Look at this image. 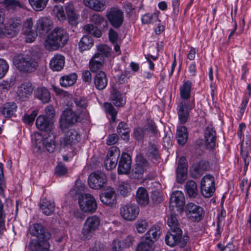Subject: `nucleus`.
Returning <instances> with one entry per match:
<instances>
[{
    "label": "nucleus",
    "instance_id": "nucleus-1",
    "mask_svg": "<svg viewBox=\"0 0 251 251\" xmlns=\"http://www.w3.org/2000/svg\"><path fill=\"white\" fill-rule=\"evenodd\" d=\"M68 39L69 35L63 28L56 27L48 34L44 43L45 47L49 51L57 50L65 45Z\"/></svg>",
    "mask_w": 251,
    "mask_h": 251
},
{
    "label": "nucleus",
    "instance_id": "nucleus-2",
    "mask_svg": "<svg viewBox=\"0 0 251 251\" xmlns=\"http://www.w3.org/2000/svg\"><path fill=\"white\" fill-rule=\"evenodd\" d=\"M85 117L79 115L71 109L64 110L59 119V126L62 130L67 129L75 125L77 123L81 122L84 119L89 118V113L85 111Z\"/></svg>",
    "mask_w": 251,
    "mask_h": 251
},
{
    "label": "nucleus",
    "instance_id": "nucleus-3",
    "mask_svg": "<svg viewBox=\"0 0 251 251\" xmlns=\"http://www.w3.org/2000/svg\"><path fill=\"white\" fill-rule=\"evenodd\" d=\"M38 67L35 59L27 54H17V69L22 74L27 75L34 72Z\"/></svg>",
    "mask_w": 251,
    "mask_h": 251
},
{
    "label": "nucleus",
    "instance_id": "nucleus-4",
    "mask_svg": "<svg viewBox=\"0 0 251 251\" xmlns=\"http://www.w3.org/2000/svg\"><path fill=\"white\" fill-rule=\"evenodd\" d=\"M100 223V217L97 215L88 217L84 223L82 231L81 238L83 240H90L95 232L99 228Z\"/></svg>",
    "mask_w": 251,
    "mask_h": 251
},
{
    "label": "nucleus",
    "instance_id": "nucleus-5",
    "mask_svg": "<svg viewBox=\"0 0 251 251\" xmlns=\"http://www.w3.org/2000/svg\"><path fill=\"white\" fill-rule=\"evenodd\" d=\"M182 231L180 228H174V230L168 231L165 238L166 244L170 247L177 245L180 248L184 247L187 244L188 237H182Z\"/></svg>",
    "mask_w": 251,
    "mask_h": 251
},
{
    "label": "nucleus",
    "instance_id": "nucleus-6",
    "mask_svg": "<svg viewBox=\"0 0 251 251\" xmlns=\"http://www.w3.org/2000/svg\"><path fill=\"white\" fill-rule=\"evenodd\" d=\"M80 208L85 212L94 213L97 209V203L94 197L88 193L79 195Z\"/></svg>",
    "mask_w": 251,
    "mask_h": 251
},
{
    "label": "nucleus",
    "instance_id": "nucleus-7",
    "mask_svg": "<svg viewBox=\"0 0 251 251\" xmlns=\"http://www.w3.org/2000/svg\"><path fill=\"white\" fill-rule=\"evenodd\" d=\"M194 105L193 100H182L178 103L176 109L180 124L183 125L187 122L190 112L194 107Z\"/></svg>",
    "mask_w": 251,
    "mask_h": 251
},
{
    "label": "nucleus",
    "instance_id": "nucleus-8",
    "mask_svg": "<svg viewBox=\"0 0 251 251\" xmlns=\"http://www.w3.org/2000/svg\"><path fill=\"white\" fill-rule=\"evenodd\" d=\"M107 178L105 174L101 172L96 171L89 176L88 182L89 186L96 190H100L105 187Z\"/></svg>",
    "mask_w": 251,
    "mask_h": 251
},
{
    "label": "nucleus",
    "instance_id": "nucleus-9",
    "mask_svg": "<svg viewBox=\"0 0 251 251\" xmlns=\"http://www.w3.org/2000/svg\"><path fill=\"white\" fill-rule=\"evenodd\" d=\"M139 213L138 206L134 203H127L122 204L120 208V214L125 220L133 221L135 220Z\"/></svg>",
    "mask_w": 251,
    "mask_h": 251
},
{
    "label": "nucleus",
    "instance_id": "nucleus-10",
    "mask_svg": "<svg viewBox=\"0 0 251 251\" xmlns=\"http://www.w3.org/2000/svg\"><path fill=\"white\" fill-rule=\"evenodd\" d=\"M214 178L211 175H207L204 176L201 182V192L205 198L212 197L215 192Z\"/></svg>",
    "mask_w": 251,
    "mask_h": 251
},
{
    "label": "nucleus",
    "instance_id": "nucleus-11",
    "mask_svg": "<svg viewBox=\"0 0 251 251\" xmlns=\"http://www.w3.org/2000/svg\"><path fill=\"white\" fill-rule=\"evenodd\" d=\"M29 232L31 235L35 236L38 239L32 240L29 244L30 247L33 241H37L40 243L44 241L48 242V240L51 237L50 233L39 224H34L31 226L29 228Z\"/></svg>",
    "mask_w": 251,
    "mask_h": 251
},
{
    "label": "nucleus",
    "instance_id": "nucleus-12",
    "mask_svg": "<svg viewBox=\"0 0 251 251\" xmlns=\"http://www.w3.org/2000/svg\"><path fill=\"white\" fill-rule=\"evenodd\" d=\"M149 167V162L141 154L136 156V163L132 169L131 177L133 179H139L142 177L144 172L147 171Z\"/></svg>",
    "mask_w": 251,
    "mask_h": 251
},
{
    "label": "nucleus",
    "instance_id": "nucleus-13",
    "mask_svg": "<svg viewBox=\"0 0 251 251\" xmlns=\"http://www.w3.org/2000/svg\"><path fill=\"white\" fill-rule=\"evenodd\" d=\"M80 139V135L75 130L70 129L60 138L59 145L61 148L71 147L78 143Z\"/></svg>",
    "mask_w": 251,
    "mask_h": 251
},
{
    "label": "nucleus",
    "instance_id": "nucleus-14",
    "mask_svg": "<svg viewBox=\"0 0 251 251\" xmlns=\"http://www.w3.org/2000/svg\"><path fill=\"white\" fill-rule=\"evenodd\" d=\"M186 212L188 218L193 222H199L204 216V212L200 206L194 203H188L186 206Z\"/></svg>",
    "mask_w": 251,
    "mask_h": 251
},
{
    "label": "nucleus",
    "instance_id": "nucleus-15",
    "mask_svg": "<svg viewBox=\"0 0 251 251\" xmlns=\"http://www.w3.org/2000/svg\"><path fill=\"white\" fill-rule=\"evenodd\" d=\"M4 21L0 22V38L4 36L11 38L16 35V18L15 16L10 17L6 25L3 23Z\"/></svg>",
    "mask_w": 251,
    "mask_h": 251
},
{
    "label": "nucleus",
    "instance_id": "nucleus-16",
    "mask_svg": "<svg viewBox=\"0 0 251 251\" xmlns=\"http://www.w3.org/2000/svg\"><path fill=\"white\" fill-rule=\"evenodd\" d=\"M119 156L118 149L116 147H111L104 161V166L107 170H111L116 167Z\"/></svg>",
    "mask_w": 251,
    "mask_h": 251
},
{
    "label": "nucleus",
    "instance_id": "nucleus-17",
    "mask_svg": "<svg viewBox=\"0 0 251 251\" xmlns=\"http://www.w3.org/2000/svg\"><path fill=\"white\" fill-rule=\"evenodd\" d=\"M100 198L103 203L109 206H114L117 203V195L114 189L111 187H108L100 194Z\"/></svg>",
    "mask_w": 251,
    "mask_h": 251
},
{
    "label": "nucleus",
    "instance_id": "nucleus-18",
    "mask_svg": "<svg viewBox=\"0 0 251 251\" xmlns=\"http://www.w3.org/2000/svg\"><path fill=\"white\" fill-rule=\"evenodd\" d=\"M185 203L184 196L181 191H176L172 194L170 200V208L176 207L177 211H181Z\"/></svg>",
    "mask_w": 251,
    "mask_h": 251
},
{
    "label": "nucleus",
    "instance_id": "nucleus-19",
    "mask_svg": "<svg viewBox=\"0 0 251 251\" xmlns=\"http://www.w3.org/2000/svg\"><path fill=\"white\" fill-rule=\"evenodd\" d=\"M106 17L111 25L115 28H119L123 24L124 15L120 10L109 11L107 13Z\"/></svg>",
    "mask_w": 251,
    "mask_h": 251
},
{
    "label": "nucleus",
    "instance_id": "nucleus-20",
    "mask_svg": "<svg viewBox=\"0 0 251 251\" xmlns=\"http://www.w3.org/2000/svg\"><path fill=\"white\" fill-rule=\"evenodd\" d=\"M188 171V164L186 159L182 156L178 162L176 169V180L179 183H182L186 179Z\"/></svg>",
    "mask_w": 251,
    "mask_h": 251
},
{
    "label": "nucleus",
    "instance_id": "nucleus-21",
    "mask_svg": "<svg viewBox=\"0 0 251 251\" xmlns=\"http://www.w3.org/2000/svg\"><path fill=\"white\" fill-rule=\"evenodd\" d=\"M131 158L129 154L122 153L119 162L118 173L119 174H129L131 169Z\"/></svg>",
    "mask_w": 251,
    "mask_h": 251
},
{
    "label": "nucleus",
    "instance_id": "nucleus-22",
    "mask_svg": "<svg viewBox=\"0 0 251 251\" xmlns=\"http://www.w3.org/2000/svg\"><path fill=\"white\" fill-rule=\"evenodd\" d=\"M52 22L50 19L41 17L36 22L35 27L37 32L41 36L46 34L51 29Z\"/></svg>",
    "mask_w": 251,
    "mask_h": 251
},
{
    "label": "nucleus",
    "instance_id": "nucleus-23",
    "mask_svg": "<svg viewBox=\"0 0 251 251\" xmlns=\"http://www.w3.org/2000/svg\"><path fill=\"white\" fill-rule=\"evenodd\" d=\"M33 91L32 84L29 82H25L18 87L17 97L21 101L25 100Z\"/></svg>",
    "mask_w": 251,
    "mask_h": 251
},
{
    "label": "nucleus",
    "instance_id": "nucleus-24",
    "mask_svg": "<svg viewBox=\"0 0 251 251\" xmlns=\"http://www.w3.org/2000/svg\"><path fill=\"white\" fill-rule=\"evenodd\" d=\"M216 133L213 127L208 126L204 132V139L207 148L213 149L216 145Z\"/></svg>",
    "mask_w": 251,
    "mask_h": 251
},
{
    "label": "nucleus",
    "instance_id": "nucleus-25",
    "mask_svg": "<svg viewBox=\"0 0 251 251\" xmlns=\"http://www.w3.org/2000/svg\"><path fill=\"white\" fill-rule=\"evenodd\" d=\"M52 121L46 117L44 115L39 116L36 119V127L41 131H50L52 128Z\"/></svg>",
    "mask_w": 251,
    "mask_h": 251
},
{
    "label": "nucleus",
    "instance_id": "nucleus-26",
    "mask_svg": "<svg viewBox=\"0 0 251 251\" xmlns=\"http://www.w3.org/2000/svg\"><path fill=\"white\" fill-rule=\"evenodd\" d=\"M39 206L43 213L46 215H50L54 212L55 205L54 201L46 198L40 201Z\"/></svg>",
    "mask_w": 251,
    "mask_h": 251
},
{
    "label": "nucleus",
    "instance_id": "nucleus-27",
    "mask_svg": "<svg viewBox=\"0 0 251 251\" xmlns=\"http://www.w3.org/2000/svg\"><path fill=\"white\" fill-rule=\"evenodd\" d=\"M108 79L103 71L97 73L94 77V84L96 88L100 90L104 89L107 85Z\"/></svg>",
    "mask_w": 251,
    "mask_h": 251
},
{
    "label": "nucleus",
    "instance_id": "nucleus-28",
    "mask_svg": "<svg viewBox=\"0 0 251 251\" xmlns=\"http://www.w3.org/2000/svg\"><path fill=\"white\" fill-rule=\"evenodd\" d=\"M136 200L141 206H145L149 204V195L145 188L140 187L138 189L136 192Z\"/></svg>",
    "mask_w": 251,
    "mask_h": 251
},
{
    "label": "nucleus",
    "instance_id": "nucleus-29",
    "mask_svg": "<svg viewBox=\"0 0 251 251\" xmlns=\"http://www.w3.org/2000/svg\"><path fill=\"white\" fill-rule=\"evenodd\" d=\"M65 57L60 54L55 55L50 60V67L53 71H59L64 67Z\"/></svg>",
    "mask_w": 251,
    "mask_h": 251
},
{
    "label": "nucleus",
    "instance_id": "nucleus-30",
    "mask_svg": "<svg viewBox=\"0 0 251 251\" xmlns=\"http://www.w3.org/2000/svg\"><path fill=\"white\" fill-rule=\"evenodd\" d=\"M34 95L36 98L44 103L49 102L50 100V92L45 87H38L34 92Z\"/></svg>",
    "mask_w": 251,
    "mask_h": 251
},
{
    "label": "nucleus",
    "instance_id": "nucleus-31",
    "mask_svg": "<svg viewBox=\"0 0 251 251\" xmlns=\"http://www.w3.org/2000/svg\"><path fill=\"white\" fill-rule=\"evenodd\" d=\"M94 45V40L89 35L83 36L78 43V49L80 52L90 50Z\"/></svg>",
    "mask_w": 251,
    "mask_h": 251
},
{
    "label": "nucleus",
    "instance_id": "nucleus-32",
    "mask_svg": "<svg viewBox=\"0 0 251 251\" xmlns=\"http://www.w3.org/2000/svg\"><path fill=\"white\" fill-rule=\"evenodd\" d=\"M154 241L152 239L143 238L142 241L138 245L137 251H153L154 249Z\"/></svg>",
    "mask_w": 251,
    "mask_h": 251
},
{
    "label": "nucleus",
    "instance_id": "nucleus-33",
    "mask_svg": "<svg viewBox=\"0 0 251 251\" xmlns=\"http://www.w3.org/2000/svg\"><path fill=\"white\" fill-rule=\"evenodd\" d=\"M77 78V75L75 73L62 76L59 80L60 84L64 87L72 86L75 83Z\"/></svg>",
    "mask_w": 251,
    "mask_h": 251
},
{
    "label": "nucleus",
    "instance_id": "nucleus-34",
    "mask_svg": "<svg viewBox=\"0 0 251 251\" xmlns=\"http://www.w3.org/2000/svg\"><path fill=\"white\" fill-rule=\"evenodd\" d=\"M84 5L96 11H102L105 9V4L100 0H83Z\"/></svg>",
    "mask_w": 251,
    "mask_h": 251
},
{
    "label": "nucleus",
    "instance_id": "nucleus-35",
    "mask_svg": "<svg viewBox=\"0 0 251 251\" xmlns=\"http://www.w3.org/2000/svg\"><path fill=\"white\" fill-rule=\"evenodd\" d=\"M117 130L123 140L126 141L129 140L130 130L127 124L124 122H121L118 125Z\"/></svg>",
    "mask_w": 251,
    "mask_h": 251
},
{
    "label": "nucleus",
    "instance_id": "nucleus-36",
    "mask_svg": "<svg viewBox=\"0 0 251 251\" xmlns=\"http://www.w3.org/2000/svg\"><path fill=\"white\" fill-rule=\"evenodd\" d=\"M192 82L190 81L184 82L183 85L180 87V97L184 100H188L190 97V92L192 87Z\"/></svg>",
    "mask_w": 251,
    "mask_h": 251
},
{
    "label": "nucleus",
    "instance_id": "nucleus-37",
    "mask_svg": "<svg viewBox=\"0 0 251 251\" xmlns=\"http://www.w3.org/2000/svg\"><path fill=\"white\" fill-rule=\"evenodd\" d=\"M103 108L105 112L111 116L110 123L112 126L116 122L117 111L111 103L105 102L103 104Z\"/></svg>",
    "mask_w": 251,
    "mask_h": 251
},
{
    "label": "nucleus",
    "instance_id": "nucleus-38",
    "mask_svg": "<svg viewBox=\"0 0 251 251\" xmlns=\"http://www.w3.org/2000/svg\"><path fill=\"white\" fill-rule=\"evenodd\" d=\"M160 229L161 227L159 226L155 225L152 226L145 234V238L156 241L161 233Z\"/></svg>",
    "mask_w": 251,
    "mask_h": 251
},
{
    "label": "nucleus",
    "instance_id": "nucleus-39",
    "mask_svg": "<svg viewBox=\"0 0 251 251\" xmlns=\"http://www.w3.org/2000/svg\"><path fill=\"white\" fill-rule=\"evenodd\" d=\"M185 189L189 197L196 198L198 194L197 185L193 180H189L186 182Z\"/></svg>",
    "mask_w": 251,
    "mask_h": 251
},
{
    "label": "nucleus",
    "instance_id": "nucleus-40",
    "mask_svg": "<svg viewBox=\"0 0 251 251\" xmlns=\"http://www.w3.org/2000/svg\"><path fill=\"white\" fill-rule=\"evenodd\" d=\"M91 21L98 27L101 29H106L108 27V23L104 18L98 14H93L91 17Z\"/></svg>",
    "mask_w": 251,
    "mask_h": 251
},
{
    "label": "nucleus",
    "instance_id": "nucleus-41",
    "mask_svg": "<svg viewBox=\"0 0 251 251\" xmlns=\"http://www.w3.org/2000/svg\"><path fill=\"white\" fill-rule=\"evenodd\" d=\"M210 168L209 162L201 160L197 163L193 164L192 170L196 174H201L203 171L208 170Z\"/></svg>",
    "mask_w": 251,
    "mask_h": 251
},
{
    "label": "nucleus",
    "instance_id": "nucleus-42",
    "mask_svg": "<svg viewBox=\"0 0 251 251\" xmlns=\"http://www.w3.org/2000/svg\"><path fill=\"white\" fill-rule=\"evenodd\" d=\"M50 245L48 242L44 241L40 243L33 241L30 245V251H49Z\"/></svg>",
    "mask_w": 251,
    "mask_h": 251
},
{
    "label": "nucleus",
    "instance_id": "nucleus-43",
    "mask_svg": "<svg viewBox=\"0 0 251 251\" xmlns=\"http://www.w3.org/2000/svg\"><path fill=\"white\" fill-rule=\"evenodd\" d=\"M33 26V23L31 18H28L24 21L22 25L19 23L17 22V28L18 30L21 29V33L23 35L27 34L28 32H31Z\"/></svg>",
    "mask_w": 251,
    "mask_h": 251
},
{
    "label": "nucleus",
    "instance_id": "nucleus-44",
    "mask_svg": "<svg viewBox=\"0 0 251 251\" xmlns=\"http://www.w3.org/2000/svg\"><path fill=\"white\" fill-rule=\"evenodd\" d=\"M177 142L179 145H184L188 138L187 128L184 126H181L177 130Z\"/></svg>",
    "mask_w": 251,
    "mask_h": 251
},
{
    "label": "nucleus",
    "instance_id": "nucleus-45",
    "mask_svg": "<svg viewBox=\"0 0 251 251\" xmlns=\"http://www.w3.org/2000/svg\"><path fill=\"white\" fill-rule=\"evenodd\" d=\"M111 99L116 106H122L125 104L121 93L116 88H113L111 94Z\"/></svg>",
    "mask_w": 251,
    "mask_h": 251
},
{
    "label": "nucleus",
    "instance_id": "nucleus-46",
    "mask_svg": "<svg viewBox=\"0 0 251 251\" xmlns=\"http://www.w3.org/2000/svg\"><path fill=\"white\" fill-rule=\"evenodd\" d=\"M73 101L77 108L82 109L80 115L85 117L84 111H87L85 109L88 105L87 99L84 97H76L74 99Z\"/></svg>",
    "mask_w": 251,
    "mask_h": 251
},
{
    "label": "nucleus",
    "instance_id": "nucleus-47",
    "mask_svg": "<svg viewBox=\"0 0 251 251\" xmlns=\"http://www.w3.org/2000/svg\"><path fill=\"white\" fill-rule=\"evenodd\" d=\"M16 109V105L14 102H7L4 104L1 111V114L6 117L10 118Z\"/></svg>",
    "mask_w": 251,
    "mask_h": 251
},
{
    "label": "nucleus",
    "instance_id": "nucleus-48",
    "mask_svg": "<svg viewBox=\"0 0 251 251\" xmlns=\"http://www.w3.org/2000/svg\"><path fill=\"white\" fill-rule=\"evenodd\" d=\"M100 28V27L95 26L92 24H88L85 25L83 29L87 33L91 34L96 37L99 38L102 35L101 31Z\"/></svg>",
    "mask_w": 251,
    "mask_h": 251
},
{
    "label": "nucleus",
    "instance_id": "nucleus-49",
    "mask_svg": "<svg viewBox=\"0 0 251 251\" xmlns=\"http://www.w3.org/2000/svg\"><path fill=\"white\" fill-rule=\"evenodd\" d=\"M144 129L154 136H156L158 133V130L155 123L151 119H148L147 120L146 124L144 126Z\"/></svg>",
    "mask_w": 251,
    "mask_h": 251
},
{
    "label": "nucleus",
    "instance_id": "nucleus-50",
    "mask_svg": "<svg viewBox=\"0 0 251 251\" xmlns=\"http://www.w3.org/2000/svg\"><path fill=\"white\" fill-rule=\"evenodd\" d=\"M28 1L35 10L41 11L46 7L49 0H28Z\"/></svg>",
    "mask_w": 251,
    "mask_h": 251
},
{
    "label": "nucleus",
    "instance_id": "nucleus-51",
    "mask_svg": "<svg viewBox=\"0 0 251 251\" xmlns=\"http://www.w3.org/2000/svg\"><path fill=\"white\" fill-rule=\"evenodd\" d=\"M148 152L149 156L152 159L158 161L160 159V156L158 152V147L156 145L150 143L149 146Z\"/></svg>",
    "mask_w": 251,
    "mask_h": 251
},
{
    "label": "nucleus",
    "instance_id": "nucleus-52",
    "mask_svg": "<svg viewBox=\"0 0 251 251\" xmlns=\"http://www.w3.org/2000/svg\"><path fill=\"white\" fill-rule=\"evenodd\" d=\"M135 226L138 233H143L147 230L149 224L146 220L139 219L135 223Z\"/></svg>",
    "mask_w": 251,
    "mask_h": 251
},
{
    "label": "nucleus",
    "instance_id": "nucleus-53",
    "mask_svg": "<svg viewBox=\"0 0 251 251\" xmlns=\"http://www.w3.org/2000/svg\"><path fill=\"white\" fill-rule=\"evenodd\" d=\"M158 21V14L156 13L146 14L142 17V22L145 24H149Z\"/></svg>",
    "mask_w": 251,
    "mask_h": 251
},
{
    "label": "nucleus",
    "instance_id": "nucleus-54",
    "mask_svg": "<svg viewBox=\"0 0 251 251\" xmlns=\"http://www.w3.org/2000/svg\"><path fill=\"white\" fill-rule=\"evenodd\" d=\"M176 216V214L172 212L168 217L167 224L171 227V230H174V228H180Z\"/></svg>",
    "mask_w": 251,
    "mask_h": 251
},
{
    "label": "nucleus",
    "instance_id": "nucleus-55",
    "mask_svg": "<svg viewBox=\"0 0 251 251\" xmlns=\"http://www.w3.org/2000/svg\"><path fill=\"white\" fill-rule=\"evenodd\" d=\"M5 215L3 211V204L0 200V237L2 234V230L4 228Z\"/></svg>",
    "mask_w": 251,
    "mask_h": 251
},
{
    "label": "nucleus",
    "instance_id": "nucleus-56",
    "mask_svg": "<svg viewBox=\"0 0 251 251\" xmlns=\"http://www.w3.org/2000/svg\"><path fill=\"white\" fill-rule=\"evenodd\" d=\"M98 53L104 57H108L110 54L111 49L106 45H101L98 46Z\"/></svg>",
    "mask_w": 251,
    "mask_h": 251
},
{
    "label": "nucleus",
    "instance_id": "nucleus-57",
    "mask_svg": "<svg viewBox=\"0 0 251 251\" xmlns=\"http://www.w3.org/2000/svg\"><path fill=\"white\" fill-rule=\"evenodd\" d=\"M43 145L44 148L49 152H52L55 147L54 141L52 139H44L43 140Z\"/></svg>",
    "mask_w": 251,
    "mask_h": 251
},
{
    "label": "nucleus",
    "instance_id": "nucleus-58",
    "mask_svg": "<svg viewBox=\"0 0 251 251\" xmlns=\"http://www.w3.org/2000/svg\"><path fill=\"white\" fill-rule=\"evenodd\" d=\"M103 64L100 61L90 60L89 62V68L92 72H96L103 67Z\"/></svg>",
    "mask_w": 251,
    "mask_h": 251
},
{
    "label": "nucleus",
    "instance_id": "nucleus-59",
    "mask_svg": "<svg viewBox=\"0 0 251 251\" xmlns=\"http://www.w3.org/2000/svg\"><path fill=\"white\" fill-rule=\"evenodd\" d=\"M113 251H121L126 248V245L124 242H122L118 239L114 240L111 245Z\"/></svg>",
    "mask_w": 251,
    "mask_h": 251
},
{
    "label": "nucleus",
    "instance_id": "nucleus-60",
    "mask_svg": "<svg viewBox=\"0 0 251 251\" xmlns=\"http://www.w3.org/2000/svg\"><path fill=\"white\" fill-rule=\"evenodd\" d=\"M118 189L120 194L124 196H127L129 193V185L125 182H122L119 184Z\"/></svg>",
    "mask_w": 251,
    "mask_h": 251
},
{
    "label": "nucleus",
    "instance_id": "nucleus-61",
    "mask_svg": "<svg viewBox=\"0 0 251 251\" xmlns=\"http://www.w3.org/2000/svg\"><path fill=\"white\" fill-rule=\"evenodd\" d=\"M45 112L46 117L52 121L55 116V111L53 106L51 105L47 106Z\"/></svg>",
    "mask_w": 251,
    "mask_h": 251
},
{
    "label": "nucleus",
    "instance_id": "nucleus-62",
    "mask_svg": "<svg viewBox=\"0 0 251 251\" xmlns=\"http://www.w3.org/2000/svg\"><path fill=\"white\" fill-rule=\"evenodd\" d=\"M65 9L67 16H79L75 9V7L73 3L69 2L65 6Z\"/></svg>",
    "mask_w": 251,
    "mask_h": 251
},
{
    "label": "nucleus",
    "instance_id": "nucleus-63",
    "mask_svg": "<svg viewBox=\"0 0 251 251\" xmlns=\"http://www.w3.org/2000/svg\"><path fill=\"white\" fill-rule=\"evenodd\" d=\"M67 172L66 167L62 162H59L55 168V173L58 176L65 175Z\"/></svg>",
    "mask_w": 251,
    "mask_h": 251
},
{
    "label": "nucleus",
    "instance_id": "nucleus-64",
    "mask_svg": "<svg viewBox=\"0 0 251 251\" xmlns=\"http://www.w3.org/2000/svg\"><path fill=\"white\" fill-rule=\"evenodd\" d=\"M38 114V111L36 110L32 111V112L30 115H25L23 120L24 122L28 125L32 124L35 117L37 116Z\"/></svg>",
    "mask_w": 251,
    "mask_h": 251
}]
</instances>
